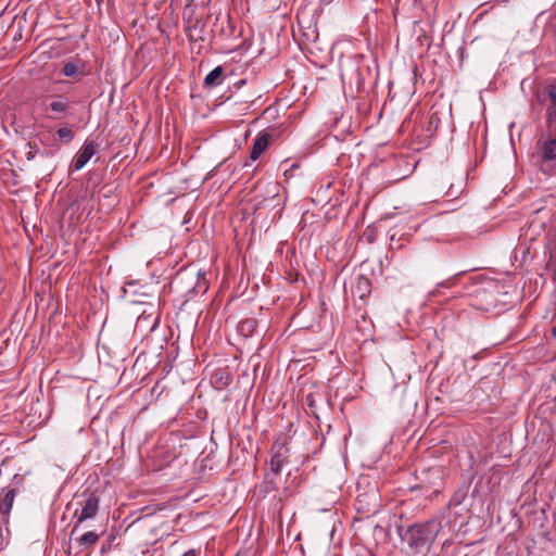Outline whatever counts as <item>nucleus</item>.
Segmentation results:
<instances>
[{"label":"nucleus","instance_id":"obj_2","mask_svg":"<svg viewBox=\"0 0 556 556\" xmlns=\"http://www.w3.org/2000/svg\"><path fill=\"white\" fill-rule=\"evenodd\" d=\"M412 552L418 553L433 540L429 523H415L410 526L403 535Z\"/></svg>","mask_w":556,"mask_h":556},{"label":"nucleus","instance_id":"obj_14","mask_svg":"<svg viewBox=\"0 0 556 556\" xmlns=\"http://www.w3.org/2000/svg\"><path fill=\"white\" fill-rule=\"evenodd\" d=\"M256 327H257V321L255 318H247L239 323L238 329L243 336L249 337V336L253 334Z\"/></svg>","mask_w":556,"mask_h":556},{"label":"nucleus","instance_id":"obj_18","mask_svg":"<svg viewBox=\"0 0 556 556\" xmlns=\"http://www.w3.org/2000/svg\"><path fill=\"white\" fill-rule=\"evenodd\" d=\"M61 72L66 77H74L78 73V66L76 63L67 62L63 65Z\"/></svg>","mask_w":556,"mask_h":556},{"label":"nucleus","instance_id":"obj_16","mask_svg":"<svg viewBox=\"0 0 556 556\" xmlns=\"http://www.w3.org/2000/svg\"><path fill=\"white\" fill-rule=\"evenodd\" d=\"M98 540L99 534H97L94 531H88L78 539V543L84 546H93Z\"/></svg>","mask_w":556,"mask_h":556},{"label":"nucleus","instance_id":"obj_7","mask_svg":"<svg viewBox=\"0 0 556 556\" xmlns=\"http://www.w3.org/2000/svg\"><path fill=\"white\" fill-rule=\"evenodd\" d=\"M271 135L268 132H262L253 141V146L250 153V159L256 161L261 154L268 148Z\"/></svg>","mask_w":556,"mask_h":556},{"label":"nucleus","instance_id":"obj_9","mask_svg":"<svg viewBox=\"0 0 556 556\" xmlns=\"http://www.w3.org/2000/svg\"><path fill=\"white\" fill-rule=\"evenodd\" d=\"M547 94L551 100V105L546 111V124L552 126L556 125V85L547 87Z\"/></svg>","mask_w":556,"mask_h":556},{"label":"nucleus","instance_id":"obj_13","mask_svg":"<svg viewBox=\"0 0 556 556\" xmlns=\"http://www.w3.org/2000/svg\"><path fill=\"white\" fill-rule=\"evenodd\" d=\"M548 261L547 266L556 268V229L553 232L548 233Z\"/></svg>","mask_w":556,"mask_h":556},{"label":"nucleus","instance_id":"obj_4","mask_svg":"<svg viewBox=\"0 0 556 556\" xmlns=\"http://www.w3.org/2000/svg\"><path fill=\"white\" fill-rule=\"evenodd\" d=\"M290 450L286 440L277 439L270 448L269 466L274 472H280L281 468L289 463Z\"/></svg>","mask_w":556,"mask_h":556},{"label":"nucleus","instance_id":"obj_19","mask_svg":"<svg viewBox=\"0 0 556 556\" xmlns=\"http://www.w3.org/2000/svg\"><path fill=\"white\" fill-rule=\"evenodd\" d=\"M181 556H199V551L191 548L185 552Z\"/></svg>","mask_w":556,"mask_h":556},{"label":"nucleus","instance_id":"obj_6","mask_svg":"<svg viewBox=\"0 0 556 556\" xmlns=\"http://www.w3.org/2000/svg\"><path fill=\"white\" fill-rule=\"evenodd\" d=\"M98 144L94 141H86L74 161V169L80 170L97 153Z\"/></svg>","mask_w":556,"mask_h":556},{"label":"nucleus","instance_id":"obj_5","mask_svg":"<svg viewBox=\"0 0 556 556\" xmlns=\"http://www.w3.org/2000/svg\"><path fill=\"white\" fill-rule=\"evenodd\" d=\"M99 508V497L94 493H90L87 498L85 500L81 511L79 515H77V511L75 513V516L78 517L77 523L74 526L72 530V534L77 530L78 525L87 519H91L96 517Z\"/></svg>","mask_w":556,"mask_h":556},{"label":"nucleus","instance_id":"obj_1","mask_svg":"<svg viewBox=\"0 0 556 556\" xmlns=\"http://www.w3.org/2000/svg\"><path fill=\"white\" fill-rule=\"evenodd\" d=\"M535 148V162L541 169L545 164L556 160V125H547V130L538 137Z\"/></svg>","mask_w":556,"mask_h":556},{"label":"nucleus","instance_id":"obj_3","mask_svg":"<svg viewBox=\"0 0 556 556\" xmlns=\"http://www.w3.org/2000/svg\"><path fill=\"white\" fill-rule=\"evenodd\" d=\"M45 115L50 119H61L71 110V101L64 94H49L41 101Z\"/></svg>","mask_w":556,"mask_h":556},{"label":"nucleus","instance_id":"obj_20","mask_svg":"<svg viewBox=\"0 0 556 556\" xmlns=\"http://www.w3.org/2000/svg\"><path fill=\"white\" fill-rule=\"evenodd\" d=\"M552 337L556 338V326H554L551 330Z\"/></svg>","mask_w":556,"mask_h":556},{"label":"nucleus","instance_id":"obj_15","mask_svg":"<svg viewBox=\"0 0 556 556\" xmlns=\"http://www.w3.org/2000/svg\"><path fill=\"white\" fill-rule=\"evenodd\" d=\"M439 124H440V118L438 116V113L434 112L432 113L430 116H429V121H428V125H427V128H426V131H427V137L428 138H431L434 136L438 127H439Z\"/></svg>","mask_w":556,"mask_h":556},{"label":"nucleus","instance_id":"obj_8","mask_svg":"<svg viewBox=\"0 0 556 556\" xmlns=\"http://www.w3.org/2000/svg\"><path fill=\"white\" fill-rule=\"evenodd\" d=\"M16 494L17 490L15 488L3 490L0 496V514L4 518L9 517Z\"/></svg>","mask_w":556,"mask_h":556},{"label":"nucleus","instance_id":"obj_10","mask_svg":"<svg viewBox=\"0 0 556 556\" xmlns=\"http://www.w3.org/2000/svg\"><path fill=\"white\" fill-rule=\"evenodd\" d=\"M279 476L280 472H274L271 469L265 473L264 481L262 483V489L265 494H269L279 489Z\"/></svg>","mask_w":556,"mask_h":556},{"label":"nucleus","instance_id":"obj_12","mask_svg":"<svg viewBox=\"0 0 556 556\" xmlns=\"http://www.w3.org/2000/svg\"><path fill=\"white\" fill-rule=\"evenodd\" d=\"M355 290H356V293L358 294L359 299H365L371 292L370 279L364 275H359L357 277Z\"/></svg>","mask_w":556,"mask_h":556},{"label":"nucleus","instance_id":"obj_17","mask_svg":"<svg viewBox=\"0 0 556 556\" xmlns=\"http://www.w3.org/2000/svg\"><path fill=\"white\" fill-rule=\"evenodd\" d=\"M56 134L60 140L64 143H70L75 137L74 131L68 127L59 128Z\"/></svg>","mask_w":556,"mask_h":556},{"label":"nucleus","instance_id":"obj_11","mask_svg":"<svg viewBox=\"0 0 556 556\" xmlns=\"http://www.w3.org/2000/svg\"><path fill=\"white\" fill-rule=\"evenodd\" d=\"M224 70L222 66H217L212 70L204 78L203 87L214 88L223 83Z\"/></svg>","mask_w":556,"mask_h":556}]
</instances>
